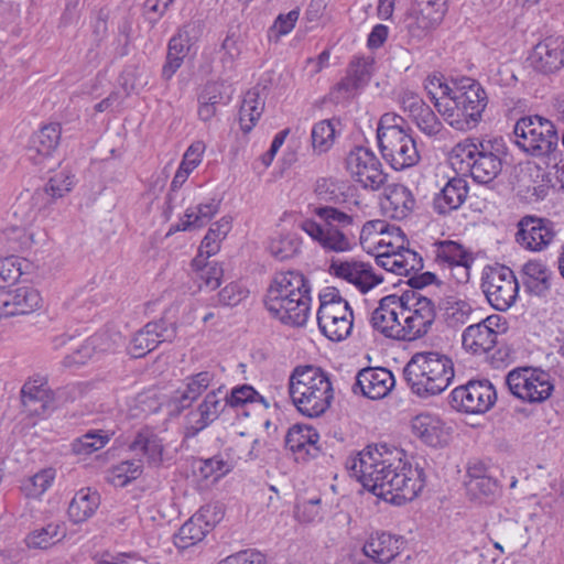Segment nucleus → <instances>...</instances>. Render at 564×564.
<instances>
[{
    "label": "nucleus",
    "instance_id": "1",
    "mask_svg": "<svg viewBox=\"0 0 564 564\" xmlns=\"http://www.w3.org/2000/svg\"><path fill=\"white\" fill-rule=\"evenodd\" d=\"M347 466L366 489L394 505L412 501L424 487L422 469L402 465L387 444L368 445Z\"/></svg>",
    "mask_w": 564,
    "mask_h": 564
},
{
    "label": "nucleus",
    "instance_id": "2",
    "mask_svg": "<svg viewBox=\"0 0 564 564\" xmlns=\"http://www.w3.org/2000/svg\"><path fill=\"white\" fill-rule=\"evenodd\" d=\"M350 187L344 182L322 177L315 183V194L319 199L333 204L314 209V214L323 221L305 219L300 227L322 249L327 252H346L354 247L351 228L358 226L357 209L359 200L349 196Z\"/></svg>",
    "mask_w": 564,
    "mask_h": 564
},
{
    "label": "nucleus",
    "instance_id": "3",
    "mask_svg": "<svg viewBox=\"0 0 564 564\" xmlns=\"http://www.w3.org/2000/svg\"><path fill=\"white\" fill-rule=\"evenodd\" d=\"M310 292L308 281L302 273L279 272L267 290L264 306L282 324L304 326L311 311Z\"/></svg>",
    "mask_w": 564,
    "mask_h": 564
},
{
    "label": "nucleus",
    "instance_id": "4",
    "mask_svg": "<svg viewBox=\"0 0 564 564\" xmlns=\"http://www.w3.org/2000/svg\"><path fill=\"white\" fill-rule=\"evenodd\" d=\"M288 390L296 410L311 419L322 416L334 400V389L328 373L312 365L296 366L292 370Z\"/></svg>",
    "mask_w": 564,
    "mask_h": 564
},
{
    "label": "nucleus",
    "instance_id": "5",
    "mask_svg": "<svg viewBox=\"0 0 564 564\" xmlns=\"http://www.w3.org/2000/svg\"><path fill=\"white\" fill-rule=\"evenodd\" d=\"M411 391L420 398L443 392L454 378L452 359L437 351L416 352L403 370Z\"/></svg>",
    "mask_w": 564,
    "mask_h": 564
},
{
    "label": "nucleus",
    "instance_id": "6",
    "mask_svg": "<svg viewBox=\"0 0 564 564\" xmlns=\"http://www.w3.org/2000/svg\"><path fill=\"white\" fill-rule=\"evenodd\" d=\"M488 97L479 83L471 78H462L453 85L451 97L440 101L437 111L454 129L467 131L481 120Z\"/></svg>",
    "mask_w": 564,
    "mask_h": 564
},
{
    "label": "nucleus",
    "instance_id": "7",
    "mask_svg": "<svg viewBox=\"0 0 564 564\" xmlns=\"http://www.w3.org/2000/svg\"><path fill=\"white\" fill-rule=\"evenodd\" d=\"M503 154L501 139L478 142L465 140L453 148L451 160L460 171H469L475 182L489 184L502 171Z\"/></svg>",
    "mask_w": 564,
    "mask_h": 564
},
{
    "label": "nucleus",
    "instance_id": "8",
    "mask_svg": "<svg viewBox=\"0 0 564 564\" xmlns=\"http://www.w3.org/2000/svg\"><path fill=\"white\" fill-rule=\"evenodd\" d=\"M317 323L321 332L333 341H341L350 335L354 325L352 310L337 289L326 288L319 294Z\"/></svg>",
    "mask_w": 564,
    "mask_h": 564
},
{
    "label": "nucleus",
    "instance_id": "9",
    "mask_svg": "<svg viewBox=\"0 0 564 564\" xmlns=\"http://www.w3.org/2000/svg\"><path fill=\"white\" fill-rule=\"evenodd\" d=\"M513 134L516 144L534 156L549 155L558 142L554 124L540 116L519 119Z\"/></svg>",
    "mask_w": 564,
    "mask_h": 564
},
{
    "label": "nucleus",
    "instance_id": "10",
    "mask_svg": "<svg viewBox=\"0 0 564 564\" xmlns=\"http://www.w3.org/2000/svg\"><path fill=\"white\" fill-rule=\"evenodd\" d=\"M399 299L403 340L411 341L425 336L436 317L434 302L416 291L405 292Z\"/></svg>",
    "mask_w": 564,
    "mask_h": 564
},
{
    "label": "nucleus",
    "instance_id": "11",
    "mask_svg": "<svg viewBox=\"0 0 564 564\" xmlns=\"http://www.w3.org/2000/svg\"><path fill=\"white\" fill-rule=\"evenodd\" d=\"M506 384L516 398L528 403H541L547 400L554 390L551 375L532 367H519L509 371Z\"/></svg>",
    "mask_w": 564,
    "mask_h": 564
},
{
    "label": "nucleus",
    "instance_id": "12",
    "mask_svg": "<svg viewBox=\"0 0 564 564\" xmlns=\"http://www.w3.org/2000/svg\"><path fill=\"white\" fill-rule=\"evenodd\" d=\"M481 289L490 305L502 312L516 302L519 284L510 268L497 265L484 270Z\"/></svg>",
    "mask_w": 564,
    "mask_h": 564
},
{
    "label": "nucleus",
    "instance_id": "13",
    "mask_svg": "<svg viewBox=\"0 0 564 564\" xmlns=\"http://www.w3.org/2000/svg\"><path fill=\"white\" fill-rule=\"evenodd\" d=\"M346 169L364 188L378 191L387 182L388 175L376 154L365 147H356L346 158Z\"/></svg>",
    "mask_w": 564,
    "mask_h": 564
},
{
    "label": "nucleus",
    "instance_id": "14",
    "mask_svg": "<svg viewBox=\"0 0 564 564\" xmlns=\"http://www.w3.org/2000/svg\"><path fill=\"white\" fill-rule=\"evenodd\" d=\"M496 400L495 388L488 380L469 381L451 392V405L457 411L470 414L487 412Z\"/></svg>",
    "mask_w": 564,
    "mask_h": 564
},
{
    "label": "nucleus",
    "instance_id": "15",
    "mask_svg": "<svg viewBox=\"0 0 564 564\" xmlns=\"http://www.w3.org/2000/svg\"><path fill=\"white\" fill-rule=\"evenodd\" d=\"M447 11V0H415L402 20V28L412 37H422L435 29Z\"/></svg>",
    "mask_w": 564,
    "mask_h": 564
},
{
    "label": "nucleus",
    "instance_id": "16",
    "mask_svg": "<svg viewBox=\"0 0 564 564\" xmlns=\"http://www.w3.org/2000/svg\"><path fill=\"white\" fill-rule=\"evenodd\" d=\"M378 143L383 159L397 171L412 167L420 161L416 142L408 130H391Z\"/></svg>",
    "mask_w": 564,
    "mask_h": 564
},
{
    "label": "nucleus",
    "instance_id": "17",
    "mask_svg": "<svg viewBox=\"0 0 564 564\" xmlns=\"http://www.w3.org/2000/svg\"><path fill=\"white\" fill-rule=\"evenodd\" d=\"M45 198L46 192L26 191L21 193L12 205V215L18 223L14 227L19 231L18 241L21 248H30L33 243V234L26 231V226L50 207Z\"/></svg>",
    "mask_w": 564,
    "mask_h": 564
},
{
    "label": "nucleus",
    "instance_id": "18",
    "mask_svg": "<svg viewBox=\"0 0 564 564\" xmlns=\"http://www.w3.org/2000/svg\"><path fill=\"white\" fill-rule=\"evenodd\" d=\"M176 337L175 323L165 317L148 323L132 337L129 352L133 358H141L155 349L159 344L172 341Z\"/></svg>",
    "mask_w": 564,
    "mask_h": 564
},
{
    "label": "nucleus",
    "instance_id": "19",
    "mask_svg": "<svg viewBox=\"0 0 564 564\" xmlns=\"http://www.w3.org/2000/svg\"><path fill=\"white\" fill-rule=\"evenodd\" d=\"M498 315L488 316L480 322L469 325L462 334V344L466 351L484 355L495 348L498 338Z\"/></svg>",
    "mask_w": 564,
    "mask_h": 564
},
{
    "label": "nucleus",
    "instance_id": "20",
    "mask_svg": "<svg viewBox=\"0 0 564 564\" xmlns=\"http://www.w3.org/2000/svg\"><path fill=\"white\" fill-rule=\"evenodd\" d=\"M329 272L334 276L355 285L362 293L368 292L383 280L375 273L369 263L356 260H332Z\"/></svg>",
    "mask_w": 564,
    "mask_h": 564
},
{
    "label": "nucleus",
    "instance_id": "21",
    "mask_svg": "<svg viewBox=\"0 0 564 564\" xmlns=\"http://www.w3.org/2000/svg\"><path fill=\"white\" fill-rule=\"evenodd\" d=\"M517 242L531 251H541L553 240L555 232L552 221L533 216L523 217L518 224Z\"/></svg>",
    "mask_w": 564,
    "mask_h": 564
},
{
    "label": "nucleus",
    "instance_id": "22",
    "mask_svg": "<svg viewBox=\"0 0 564 564\" xmlns=\"http://www.w3.org/2000/svg\"><path fill=\"white\" fill-rule=\"evenodd\" d=\"M41 303V295L33 288L0 290V318L33 313L40 308Z\"/></svg>",
    "mask_w": 564,
    "mask_h": 564
},
{
    "label": "nucleus",
    "instance_id": "23",
    "mask_svg": "<svg viewBox=\"0 0 564 564\" xmlns=\"http://www.w3.org/2000/svg\"><path fill=\"white\" fill-rule=\"evenodd\" d=\"M401 299L398 295H389L379 302V306L372 312L371 325L383 336L403 340L402 323H399Z\"/></svg>",
    "mask_w": 564,
    "mask_h": 564
},
{
    "label": "nucleus",
    "instance_id": "24",
    "mask_svg": "<svg viewBox=\"0 0 564 564\" xmlns=\"http://www.w3.org/2000/svg\"><path fill=\"white\" fill-rule=\"evenodd\" d=\"M387 247L386 251L376 257L379 267L405 276L410 275L411 272H420L423 269V259L415 251L403 246L394 248L391 242H388Z\"/></svg>",
    "mask_w": 564,
    "mask_h": 564
},
{
    "label": "nucleus",
    "instance_id": "25",
    "mask_svg": "<svg viewBox=\"0 0 564 564\" xmlns=\"http://www.w3.org/2000/svg\"><path fill=\"white\" fill-rule=\"evenodd\" d=\"M128 451L137 460L142 459V465L158 467L163 462L164 446L161 437L150 427L138 431L128 445Z\"/></svg>",
    "mask_w": 564,
    "mask_h": 564
},
{
    "label": "nucleus",
    "instance_id": "26",
    "mask_svg": "<svg viewBox=\"0 0 564 564\" xmlns=\"http://www.w3.org/2000/svg\"><path fill=\"white\" fill-rule=\"evenodd\" d=\"M227 406L226 389L220 384L207 392L196 409L189 413L194 423L192 427L195 432L203 431L215 422Z\"/></svg>",
    "mask_w": 564,
    "mask_h": 564
},
{
    "label": "nucleus",
    "instance_id": "27",
    "mask_svg": "<svg viewBox=\"0 0 564 564\" xmlns=\"http://www.w3.org/2000/svg\"><path fill=\"white\" fill-rule=\"evenodd\" d=\"M394 377L392 372L386 368H365L360 370L356 377V388L361 393L372 400L384 398L394 387Z\"/></svg>",
    "mask_w": 564,
    "mask_h": 564
},
{
    "label": "nucleus",
    "instance_id": "28",
    "mask_svg": "<svg viewBox=\"0 0 564 564\" xmlns=\"http://www.w3.org/2000/svg\"><path fill=\"white\" fill-rule=\"evenodd\" d=\"M412 433L424 444L438 447L448 441V427L441 417L431 413H420L411 421Z\"/></svg>",
    "mask_w": 564,
    "mask_h": 564
},
{
    "label": "nucleus",
    "instance_id": "29",
    "mask_svg": "<svg viewBox=\"0 0 564 564\" xmlns=\"http://www.w3.org/2000/svg\"><path fill=\"white\" fill-rule=\"evenodd\" d=\"M318 440L319 435L312 426L296 424L288 431L285 446L295 455V460L306 462L317 456Z\"/></svg>",
    "mask_w": 564,
    "mask_h": 564
},
{
    "label": "nucleus",
    "instance_id": "30",
    "mask_svg": "<svg viewBox=\"0 0 564 564\" xmlns=\"http://www.w3.org/2000/svg\"><path fill=\"white\" fill-rule=\"evenodd\" d=\"M217 373L214 369H206L187 376L183 387L174 393V402L180 409L189 408L210 386L215 383Z\"/></svg>",
    "mask_w": 564,
    "mask_h": 564
},
{
    "label": "nucleus",
    "instance_id": "31",
    "mask_svg": "<svg viewBox=\"0 0 564 564\" xmlns=\"http://www.w3.org/2000/svg\"><path fill=\"white\" fill-rule=\"evenodd\" d=\"M402 545V541L386 532L371 534L362 547L364 554L379 564H387L394 560Z\"/></svg>",
    "mask_w": 564,
    "mask_h": 564
},
{
    "label": "nucleus",
    "instance_id": "32",
    "mask_svg": "<svg viewBox=\"0 0 564 564\" xmlns=\"http://www.w3.org/2000/svg\"><path fill=\"white\" fill-rule=\"evenodd\" d=\"M61 140L59 123H50L39 130L31 139L28 156L34 164H41L56 150Z\"/></svg>",
    "mask_w": 564,
    "mask_h": 564
},
{
    "label": "nucleus",
    "instance_id": "33",
    "mask_svg": "<svg viewBox=\"0 0 564 564\" xmlns=\"http://www.w3.org/2000/svg\"><path fill=\"white\" fill-rule=\"evenodd\" d=\"M381 205L391 218L402 220L413 212L415 198L406 186L391 184L386 187L384 199Z\"/></svg>",
    "mask_w": 564,
    "mask_h": 564
},
{
    "label": "nucleus",
    "instance_id": "34",
    "mask_svg": "<svg viewBox=\"0 0 564 564\" xmlns=\"http://www.w3.org/2000/svg\"><path fill=\"white\" fill-rule=\"evenodd\" d=\"M489 539L502 541L508 551L522 549L528 543L527 528L510 518L499 519L491 524Z\"/></svg>",
    "mask_w": 564,
    "mask_h": 564
},
{
    "label": "nucleus",
    "instance_id": "35",
    "mask_svg": "<svg viewBox=\"0 0 564 564\" xmlns=\"http://www.w3.org/2000/svg\"><path fill=\"white\" fill-rule=\"evenodd\" d=\"M467 195V182L464 178L454 177L434 197V209L440 215L448 214L452 210L458 209L466 200Z\"/></svg>",
    "mask_w": 564,
    "mask_h": 564
},
{
    "label": "nucleus",
    "instance_id": "36",
    "mask_svg": "<svg viewBox=\"0 0 564 564\" xmlns=\"http://www.w3.org/2000/svg\"><path fill=\"white\" fill-rule=\"evenodd\" d=\"M530 59L536 69L551 73L564 66L563 43L553 39L540 42L534 46Z\"/></svg>",
    "mask_w": 564,
    "mask_h": 564
},
{
    "label": "nucleus",
    "instance_id": "37",
    "mask_svg": "<svg viewBox=\"0 0 564 564\" xmlns=\"http://www.w3.org/2000/svg\"><path fill=\"white\" fill-rule=\"evenodd\" d=\"M110 349V344L107 341L105 335L96 334L85 339L79 345L70 346V354H67L63 359L65 368H73L85 365L96 355Z\"/></svg>",
    "mask_w": 564,
    "mask_h": 564
},
{
    "label": "nucleus",
    "instance_id": "38",
    "mask_svg": "<svg viewBox=\"0 0 564 564\" xmlns=\"http://www.w3.org/2000/svg\"><path fill=\"white\" fill-rule=\"evenodd\" d=\"M220 200L210 198L206 203H199L195 208H187L184 217L176 224L175 230L186 231L202 228L219 212Z\"/></svg>",
    "mask_w": 564,
    "mask_h": 564
},
{
    "label": "nucleus",
    "instance_id": "39",
    "mask_svg": "<svg viewBox=\"0 0 564 564\" xmlns=\"http://www.w3.org/2000/svg\"><path fill=\"white\" fill-rule=\"evenodd\" d=\"M435 262L444 268H452L457 263L474 262V257L463 245L453 240H442L433 243Z\"/></svg>",
    "mask_w": 564,
    "mask_h": 564
},
{
    "label": "nucleus",
    "instance_id": "40",
    "mask_svg": "<svg viewBox=\"0 0 564 564\" xmlns=\"http://www.w3.org/2000/svg\"><path fill=\"white\" fill-rule=\"evenodd\" d=\"M100 505V496L90 488H82L73 497L68 506V516L74 523L89 519Z\"/></svg>",
    "mask_w": 564,
    "mask_h": 564
},
{
    "label": "nucleus",
    "instance_id": "41",
    "mask_svg": "<svg viewBox=\"0 0 564 564\" xmlns=\"http://www.w3.org/2000/svg\"><path fill=\"white\" fill-rule=\"evenodd\" d=\"M66 536V525L62 521L47 523L41 529L33 530L25 538L30 549L46 550L63 541Z\"/></svg>",
    "mask_w": 564,
    "mask_h": 564
},
{
    "label": "nucleus",
    "instance_id": "42",
    "mask_svg": "<svg viewBox=\"0 0 564 564\" xmlns=\"http://www.w3.org/2000/svg\"><path fill=\"white\" fill-rule=\"evenodd\" d=\"M552 272L540 261H528L522 267V280L529 292L544 295L549 291Z\"/></svg>",
    "mask_w": 564,
    "mask_h": 564
},
{
    "label": "nucleus",
    "instance_id": "43",
    "mask_svg": "<svg viewBox=\"0 0 564 564\" xmlns=\"http://www.w3.org/2000/svg\"><path fill=\"white\" fill-rule=\"evenodd\" d=\"M467 473L466 488L471 499L489 502L498 495L499 487L495 479L487 475L476 474V469H468Z\"/></svg>",
    "mask_w": 564,
    "mask_h": 564
},
{
    "label": "nucleus",
    "instance_id": "44",
    "mask_svg": "<svg viewBox=\"0 0 564 564\" xmlns=\"http://www.w3.org/2000/svg\"><path fill=\"white\" fill-rule=\"evenodd\" d=\"M263 109L264 102L260 98L259 93L254 89L247 91L239 110V123L245 133L252 130Z\"/></svg>",
    "mask_w": 564,
    "mask_h": 564
},
{
    "label": "nucleus",
    "instance_id": "45",
    "mask_svg": "<svg viewBox=\"0 0 564 564\" xmlns=\"http://www.w3.org/2000/svg\"><path fill=\"white\" fill-rule=\"evenodd\" d=\"M21 394L23 404L35 413L44 412L52 401L50 390L45 383L36 380L25 382Z\"/></svg>",
    "mask_w": 564,
    "mask_h": 564
},
{
    "label": "nucleus",
    "instance_id": "46",
    "mask_svg": "<svg viewBox=\"0 0 564 564\" xmlns=\"http://www.w3.org/2000/svg\"><path fill=\"white\" fill-rule=\"evenodd\" d=\"M208 532L202 522L195 520L193 514L175 534L174 544L178 549H187L203 541Z\"/></svg>",
    "mask_w": 564,
    "mask_h": 564
},
{
    "label": "nucleus",
    "instance_id": "47",
    "mask_svg": "<svg viewBox=\"0 0 564 564\" xmlns=\"http://www.w3.org/2000/svg\"><path fill=\"white\" fill-rule=\"evenodd\" d=\"M192 268L196 273V279L200 280L206 288L215 290L220 285L224 270L218 263L207 262L204 258H194Z\"/></svg>",
    "mask_w": 564,
    "mask_h": 564
},
{
    "label": "nucleus",
    "instance_id": "48",
    "mask_svg": "<svg viewBox=\"0 0 564 564\" xmlns=\"http://www.w3.org/2000/svg\"><path fill=\"white\" fill-rule=\"evenodd\" d=\"M336 134L335 120H322L314 124L312 129V145L315 152L325 153L334 144Z\"/></svg>",
    "mask_w": 564,
    "mask_h": 564
},
{
    "label": "nucleus",
    "instance_id": "49",
    "mask_svg": "<svg viewBox=\"0 0 564 564\" xmlns=\"http://www.w3.org/2000/svg\"><path fill=\"white\" fill-rule=\"evenodd\" d=\"M226 400L228 406L231 408H238L249 403H261L264 409L270 406L268 400L259 394L250 384L235 387L229 393L226 391Z\"/></svg>",
    "mask_w": 564,
    "mask_h": 564
},
{
    "label": "nucleus",
    "instance_id": "50",
    "mask_svg": "<svg viewBox=\"0 0 564 564\" xmlns=\"http://www.w3.org/2000/svg\"><path fill=\"white\" fill-rule=\"evenodd\" d=\"M74 176L70 175L66 171H61L53 175L47 184L37 192H46L45 202L48 206H51L55 199L63 197L66 193H68L74 184Z\"/></svg>",
    "mask_w": 564,
    "mask_h": 564
},
{
    "label": "nucleus",
    "instance_id": "51",
    "mask_svg": "<svg viewBox=\"0 0 564 564\" xmlns=\"http://www.w3.org/2000/svg\"><path fill=\"white\" fill-rule=\"evenodd\" d=\"M143 470L142 459H127L115 466L111 470L110 481L118 487H124L131 480L137 479Z\"/></svg>",
    "mask_w": 564,
    "mask_h": 564
},
{
    "label": "nucleus",
    "instance_id": "52",
    "mask_svg": "<svg viewBox=\"0 0 564 564\" xmlns=\"http://www.w3.org/2000/svg\"><path fill=\"white\" fill-rule=\"evenodd\" d=\"M235 466V462L224 454L215 455L214 457L200 462L199 474L203 478H214L217 480L227 475Z\"/></svg>",
    "mask_w": 564,
    "mask_h": 564
},
{
    "label": "nucleus",
    "instance_id": "53",
    "mask_svg": "<svg viewBox=\"0 0 564 564\" xmlns=\"http://www.w3.org/2000/svg\"><path fill=\"white\" fill-rule=\"evenodd\" d=\"M300 242L292 235H280L271 239L269 251L276 260L284 261L299 251Z\"/></svg>",
    "mask_w": 564,
    "mask_h": 564
},
{
    "label": "nucleus",
    "instance_id": "54",
    "mask_svg": "<svg viewBox=\"0 0 564 564\" xmlns=\"http://www.w3.org/2000/svg\"><path fill=\"white\" fill-rule=\"evenodd\" d=\"M55 478V470L46 468L29 478L22 486V491L28 497H41L52 485Z\"/></svg>",
    "mask_w": 564,
    "mask_h": 564
},
{
    "label": "nucleus",
    "instance_id": "55",
    "mask_svg": "<svg viewBox=\"0 0 564 564\" xmlns=\"http://www.w3.org/2000/svg\"><path fill=\"white\" fill-rule=\"evenodd\" d=\"M473 314L471 305L462 300L448 301L445 307V316L449 326H458L471 321Z\"/></svg>",
    "mask_w": 564,
    "mask_h": 564
},
{
    "label": "nucleus",
    "instance_id": "56",
    "mask_svg": "<svg viewBox=\"0 0 564 564\" xmlns=\"http://www.w3.org/2000/svg\"><path fill=\"white\" fill-rule=\"evenodd\" d=\"M299 17V9H293L286 14H279L273 25L268 30L269 41L278 43L281 36L289 34L294 29Z\"/></svg>",
    "mask_w": 564,
    "mask_h": 564
},
{
    "label": "nucleus",
    "instance_id": "57",
    "mask_svg": "<svg viewBox=\"0 0 564 564\" xmlns=\"http://www.w3.org/2000/svg\"><path fill=\"white\" fill-rule=\"evenodd\" d=\"M108 441L107 435L88 432L73 443V451L77 455H88L102 448Z\"/></svg>",
    "mask_w": 564,
    "mask_h": 564
},
{
    "label": "nucleus",
    "instance_id": "58",
    "mask_svg": "<svg viewBox=\"0 0 564 564\" xmlns=\"http://www.w3.org/2000/svg\"><path fill=\"white\" fill-rule=\"evenodd\" d=\"M424 88L436 109L440 101H446L453 91V86L445 83L438 75L427 76L424 82Z\"/></svg>",
    "mask_w": 564,
    "mask_h": 564
},
{
    "label": "nucleus",
    "instance_id": "59",
    "mask_svg": "<svg viewBox=\"0 0 564 564\" xmlns=\"http://www.w3.org/2000/svg\"><path fill=\"white\" fill-rule=\"evenodd\" d=\"M194 516L195 520L202 522L205 530L210 532L223 520L225 509L220 502H212L200 507Z\"/></svg>",
    "mask_w": 564,
    "mask_h": 564
},
{
    "label": "nucleus",
    "instance_id": "60",
    "mask_svg": "<svg viewBox=\"0 0 564 564\" xmlns=\"http://www.w3.org/2000/svg\"><path fill=\"white\" fill-rule=\"evenodd\" d=\"M412 119L416 123L417 128L430 137L436 135L443 128L442 122L427 105L424 106Z\"/></svg>",
    "mask_w": 564,
    "mask_h": 564
},
{
    "label": "nucleus",
    "instance_id": "61",
    "mask_svg": "<svg viewBox=\"0 0 564 564\" xmlns=\"http://www.w3.org/2000/svg\"><path fill=\"white\" fill-rule=\"evenodd\" d=\"M249 295V290L240 283L232 282L226 285L219 293V303L224 306H236L246 300Z\"/></svg>",
    "mask_w": 564,
    "mask_h": 564
},
{
    "label": "nucleus",
    "instance_id": "62",
    "mask_svg": "<svg viewBox=\"0 0 564 564\" xmlns=\"http://www.w3.org/2000/svg\"><path fill=\"white\" fill-rule=\"evenodd\" d=\"M192 46V40L186 30H180L169 42L167 53L184 59Z\"/></svg>",
    "mask_w": 564,
    "mask_h": 564
},
{
    "label": "nucleus",
    "instance_id": "63",
    "mask_svg": "<svg viewBox=\"0 0 564 564\" xmlns=\"http://www.w3.org/2000/svg\"><path fill=\"white\" fill-rule=\"evenodd\" d=\"M219 564H265V558L256 550H245L226 557Z\"/></svg>",
    "mask_w": 564,
    "mask_h": 564
},
{
    "label": "nucleus",
    "instance_id": "64",
    "mask_svg": "<svg viewBox=\"0 0 564 564\" xmlns=\"http://www.w3.org/2000/svg\"><path fill=\"white\" fill-rule=\"evenodd\" d=\"M22 274L19 259L10 257L0 260V279L4 282H14Z\"/></svg>",
    "mask_w": 564,
    "mask_h": 564
}]
</instances>
